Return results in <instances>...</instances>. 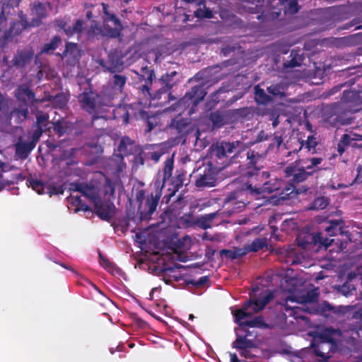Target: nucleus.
<instances>
[{"mask_svg": "<svg viewBox=\"0 0 362 362\" xmlns=\"http://www.w3.org/2000/svg\"><path fill=\"white\" fill-rule=\"evenodd\" d=\"M93 203L95 214L103 221H110L114 216L115 206L112 204L104 202L102 200L91 202Z\"/></svg>", "mask_w": 362, "mask_h": 362, "instance_id": "5701e85b", "label": "nucleus"}, {"mask_svg": "<svg viewBox=\"0 0 362 362\" xmlns=\"http://www.w3.org/2000/svg\"><path fill=\"white\" fill-rule=\"evenodd\" d=\"M338 349V344L313 343V350L317 361L327 362Z\"/></svg>", "mask_w": 362, "mask_h": 362, "instance_id": "dca6fc26", "label": "nucleus"}, {"mask_svg": "<svg viewBox=\"0 0 362 362\" xmlns=\"http://www.w3.org/2000/svg\"><path fill=\"white\" fill-rule=\"evenodd\" d=\"M103 20L105 22H112L114 24L113 28L108 25H104L103 30H102L104 36L110 38H117L121 36L122 25L119 18L115 14L106 13V14H104Z\"/></svg>", "mask_w": 362, "mask_h": 362, "instance_id": "a211bd4d", "label": "nucleus"}, {"mask_svg": "<svg viewBox=\"0 0 362 362\" xmlns=\"http://www.w3.org/2000/svg\"><path fill=\"white\" fill-rule=\"evenodd\" d=\"M218 211L204 214L197 218L196 224H197L198 227L202 229L206 230L207 228H210L211 227V223H213V220L218 217Z\"/></svg>", "mask_w": 362, "mask_h": 362, "instance_id": "a19ab883", "label": "nucleus"}, {"mask_svg": "<svg viewBox=\"0 0 362 362\" xmlns=\"http://www.w3.org/2000/svg\"><path fill=\"white\" fill-rule=\"evenodd\" d=\"M284 172H285L286 177H292L289 183H293L294 185L303 182L310 177L313 175V173L305 172L304 168H297L295 163H291V165L286 167Z\"/></svg>", "mask_w": 362, "mask_h": 362, "instance_id": "412c9836", "label": "nucleus"}, {"mask_svg": "<svg viewBox=\"0 0 362 362\" xmlns=\"http://www.w3.org/2000/svg\"><path fill=\"white\" fill-rule=\"evenodd\" d=\"M238 48V47L236 45H226L223 47L222 49H221V55H222L223 57H226L229 56V54L235 52Z\"/></svg>", "mask_w": 362, "mask_h": 362, "instance_id": "338daca9", "label": "nucleus"}, {"mask_svg": "<svg viewBox=\"0 0 362 362\" xmlns=\"http://www.w3.org/2000/svg\"><path fill=\"white\" fill-rule=\"evenodd\" d=\"M274 298V294L272 291L267 290L259 295L257 298H250L248 300L244 302L243 305L240 309L233 310L235 322L242 329L245 327H264L265 322L261 316H256L251 320H245L247 317L252 316L254 313H257L270 303Z\"/></svg>", "mask_w": 362, "mask_h": 362, "instance_id": "f03ea898", "label": "nucleus"}, {"mask_svg": "<svg viewBox=\"0 0 362 362\" xmlns=\"http://www.w3.org/2000/svg\"><path fill=\"white\" fill-rule=\"evenodd\" d=\"M317 293L311 290L310 291H307L306 294L303 296V301L305 303H314L317 300Z\"/></svg>", "mask_w": 362, "mask_h": 362, "instance_id": "0e129e2a", "label": "nucleus"}, {"mask_svg": "<svg viewBox=\"0 0 362 362\" xmlns=\"http://www.w3.org/2000/svg\"><path fill=\"white\" fill-rule=\"evenodd\" d=\"M181 2L185 3V9L192 13L193 11L201 6H204V0H181Z\"/></svg>", "mask_w": 362, "mask_h": 362, "instance_id": "5fc2aeb1", "label": "nucleus"}, {"mask_svg": "<svg viewBox=\"0 0 362 362\" xmlns=\"http://www.w3.org/2000/svg\"><path fill=\"white\" fill-rule=\"evenodd\" d=\"M265 114L270 117V120H272V125H273V127H276L279 124V121L278 120L279 112H278L277 109H267V112H265Z\"/></svg>", "mask_w": 362, "mask_h": 362, "instance_id": "052dcab7", "label": "nucleus"}, {"mask_svg": "<svg viewBox=\"0 0 362 362\" xmlns=\"http://www.w3.org/2000/svg\"><path fill=\"white\" fill-rule=\"evenodd\" d=\"M41 136V131L37 130L36 132H28L26 140L20 137L18 142L15 144L16 156L21 160L26 159L30 152L35 148Z\"/></svg>", "mask_w": 362, "mask_h": 362, "instance_id": "9d476101", "label": "nucleus"}, {"mask_svg": "<svg viewBox=\"0 0 362 362\" xmlns=\"http://www.w3.org/2000/svg\"><path fill=\"white\" fill-rule=\"evenodd\" d=\"M321 313H322L324 317H329L332 314L337 313V310L334 306L327 302H324L322 305H321Z\"/></svg>", "mask_w": 362, "mask_h": 362, "instance_id": "e2e57ef3", "label": "nucleus"}, {"mask_svg": "<svg viewBox=\"0 0 362 362\" xmlns=\"http://www.w3.org/2000/svg\"><path fill=\"white\" fill-rule=\"evenodd\" d=\"M28 104L22 105L16 107L9 112V125L11 121L15 119L16 124H21L28 117Z\"/></svg>", "mask_w": 362, "mask_h": 362, "instance_id": "2f4dec72", "label": "nucleus"}, {"mask_svg": "<svg viewBox=\"0 0 362 362\" xmlns=\"http://www.w3.org/2000/svg\"><path fill=\"white\" fill-rule=\"evenodd\" d=\"M136 154L133 158V163L136 166L144 165L148 160H152L154 163L159 161L160 157L166 153V148L161 144H145L139 146L135 148Z\"/></svg>", "mask_w": 362, "mask_h": 362, "instance_id": "0eeeda50", "label": "nucleus"}, {"mask_svg": "<svg viewBox=\"0 0 362 362\" xmlns=\"http://www.w3.org/2000/svg\"><path fill=\"white\" fill-rule=\"evenodd\" d=\"M288 146L290 145L297 146L298 148H293L292 152L293 153H298L303 148L307 150V151L315 154L316 153L315 148L317 146V141L314 136L310 135L305 140L299 138H291L290 141H287Z\"/></svg>", "mask_w": 362, "mask_h": 362, "instance_id": "aec40b11", "label": "nucleus"}, {"mask_svg": "<svg viewBox=\"0 0 362 362\" xmlns=\"http://www.w3.org/2000/svg\"><path fill=\"white\" fill-rule=\"evenodd\" d=\"M47 115L44 114L42 112H39L38 115L36 116V127H35V129L33 131V132L40 131L41 134H43L44 131L46 129V126L47 125Z\"/></svg>", "mask_w": 362, "mask_h": 362, "instance_id": "de8ad7c7", "label": "nucleus"}, {"mask_svg": "<svg viewBox=\"0 0 362 362\" xmlns=\"http://www.w3.org/2000/svg\"><path fill=\"white\" fill-rule=\"evenodd\" d=\"M177 75L176 71L167 73L158 80L155 79L154 71L147 66L141 69L139 79H143L145 84L139 86V90L145 95H148L150 103L155 107H163L175 97L171 95L170 90L177 84L175 77Z\"/></svg>", "mask_w": 362, "mask_h": 362, "instance_id": "f257e3e1", "label": "nucleus"}, {"mask_svg": "<svg viewBox=\"0 0 362 362\" xmlns=\"http://www.w3.org/2000/svg\"><path fill=\"white\" fill-rule=\"evenodd\" d=\"M62 30L65 31V33L68 37H71L74 35V34H79L81 32V30H83V21L78 20L71 26L62 28Z\"/></svg>", "mask_w": 362, "mask_h": 362, "instance_id": "864d4df0", "label": "nucleus"}, {"mask_svg": "<svg viewBox=\"0 0 362 362\" xmlns=\"http://www.w3.org/2000/svg\"><path fill=\"white\" fill-rule=\"evenodd\" d=\"M59 55H61L62 59L69 57L74 63L78 62L79 57H81L77 44L74 42L66 43L65 50Z\"/></svg>", "mask_w": 362, "mask_h": 362, "instance_id": "c9c22d12", "label": "nucleus"}, {"mask_svg": "<svg viewBox=\"0 0 362 362\" xmlns=\"http://www.w3.org/2000/svg\"><path fill=\"white\" fill-rule=\"evenodd\" d=\"M10 104V98L0 92V128L9 127Z\"/></svg>", "mask_w": 362, "mask_h": 362, "instance_id": "bb28decb", "label": "nucleus"}, {"mask_svg": "<svg viewBox=\"0 0 362 362\" xmlns=\"http://www.w3.org/2000/svg\"><path fill=\"white\" fill-rule=\"evenodd\" d=\"M244 247L248 249V250L252 251V252H257L259 250L267 247V241L265 238H257L254 240L252 243L245 245Z\"/></svg>", "mask_w": 362, "mask_h": 362, "instance_id": "a18cd8bd", "label": "nucleus"}, {"mask_svg": "<svg viewBox=\"0 0 362 362\" xmlns=\"http://www.w3.org/2000/svg\"><path fill=\"white\" fill-rule=\"evenodd\" d=\"M329 204V200L325 197H317L313 199L310 205H309V210H323Z\"/></svg>", "mask_w": 362, "mask_h": 362, "instance_id": "49530a36", "label": "nucleus"}, {"mask_svg": "<svg viewBox=\"0 0 362 362\" xmlns=\"http://www.w3.org/2000/svg\"><path fill=\"white\" fill-rule=\"evenodd\" d=\"M33 15L35 16V17L33 18L32 21V25L33 26H39L41 25L42 20L46 18V8L43 6V4L40 3H37L35 4L34 8H33Z\"/></svg>", "mask_w": 362, "mask_h": 362, "instance_id": "58836bf2", "label": "nucleus"}, {"mask_svg": "<svg viewBox=\"0 0 362 362\" xmlns=\"http://www.w3.org/2000/svg\"><path fill=\"white\" fill-rule=\"evenodd\" d=\"M216 183V175L210 168H205L204 172L199 174L195 180V186L198 189L214 187Z\"/></svg>", "mask_w": 362, "mask_h": 362, "instance_id": "b1692460", "label": "nucleus"}, {"mask_svg": "<svg viewBox=\"0 0 362 362\" xmlns=\"http://www.w3.org/2000/svg\"><path fill=\"white\" fill-rule=\"evenodd\" d=\"M139 117L147 122V129H146V132H150L152 131L155 127V117L149 116L148 112L144 110L139 111Z\"/></svg>", "mask_w": 362, "mask_h": 362, "instance_id": "6e6d98bb", "label": "nucleus"}, {"mask_svg": "<svg viewBox=\"0 0 362 362\" xmlns=\"http://www.w3.org/2000/svg\"><path fill=\"white\" fill-rule=\"evenodd\" d=\"M286 183L279 179H270L262 184H255L250 182L247 185V189L245 190L252 196H261L264 194H272L274 192H279Z\"/></svg>", "mask_w": 362, "mask_h": 362, "instance_id": "f8f14e48", "label": "nucleus"}, {"mask_svg": "<svg viewBox=\"0 0 362 362\" xmlns=\"http://www.w3.org/2000/svg\"><path fill=\"white\" fill-rule=\"evenodd\" d=\"M254 144L255 142L243 143L240 141H220L211 146V153H212V156L216 158V160H227L230 154L235 153L230 157L228 161H226V163L223 164V167H226L231 163H236L238 157H239L243 151L250 148Z\"/></svg>", "mask_w": 362, "mask_h": 362, "instance_id": "20e7f679", "label": "nucleus"}, {"mask_svg": "<svg viewBox=\"0 0 362 362\" xmlns=\"http://www.w3.org/2000/svg\"><path fill=\"white\" fill-rule=\"evenodd\" d=\"M77 152V149L75 148H69L67 150L62 151L59 160L62 162H64L66 165H72L76 164L74 155Z\"/></svg>", "mask_w": 362, "mask_h": 362, "instance_id": "37998d69", "label": "nucleus"}, {"mask_svg": "<svg viewBox=\"0 0 362 362\" xmlns=\"http://www.w3.org/2000/svg\"><path fill=\"white\" fill-rule=\"evenodd\" d=\"M47 189V193L49 194V197L63 194V188L62 186L49 185Z\"/></svg>", "mask_w": 362, "mask_h": 362, "instance_id": "774afa93", "label": "nucleus"}, {"mask_svg": "<svg viewBox=\"0 0 362 362\" xmlns=\"http://www.w3.org/2000/svg\"><path fill=\"white\" fill-rule=\"evenodd\" d=\"M173 170V156L166 159L164 162V168H163V184L170 180Z\"/></svg>", "mask_w": 362, "mask_h": 362, "instance_id": "09e8293b", "label": "nucleus"}, {"mask_svg": "<svg viewBox=\"0 0 362 362\" xmlns=\"http://www.w3.org/2000/svg\"><path fill=\"white\" fill-rule=\"evenodd\" d=\"M184 173L181 170H177L175 177H170V183L173 187L170 188V194H168V199L174 196L175 194L183 186Z\"/></svg>", "mask_w": 362, "mask_h": 362, "instance_id": "79ce46f5", "label": "nucleus"}, {"mask_svg": "<svg viewBox=\"0 0 362 362\" xmlns=\"http://www.w3.org/2000/svg\"><path fill=\"white\" fill-rule=\"evenodd\" d=\"M122 92L112 90L111 88H102V90L98 93V100L99 103L106 107H112L114 106V100Z\"/></svg>", "mask_w": 362, "mask_h": 362, "instance_id": "c756f323", "label": "nucleus"}, {"mask_svg": "<svg viewBox=\"0 0 362 362\" xmlns=\"http://www.w3.org/2000/svg\"><path fill=\"white\" fill-rule=\"evenodd\" d=\"M240 3V9L242 11L257 14L261 11V1L259 0H237Z\"/></svg>", "mask_w": 362, "mask_h": 362, "instance_id": "473e14b6", "label": "nucleus"}, {"mask_svg": "<svg viewBox=\"0 0 362 362\" xmlns=\"http://www.w3.org/2000/svg\"><path fill=\"white\" fill-rule=\"evenodd\" d=\"M39 26L31 25V22H28L26 16L20 13V21L13 22L10 25L8 30H6L4 33L0 37V50L6 47L16 36L20 35L22 31L29 28Z\"/></svg>", "mask_w": 362, "mask_h": 362, "instance_id": "1a4fd4ad", "label": "nucleus"}, {"mask_svg": "<svg viewBox=\"0 0 362 362\" xmlns=\"http://www.w3.org/2000/svg\"><path fill=\"white\" fill-rule=\"evenodd\" d=\"M267 92L269 95L277 99H281L284 97V86L280 84L272 85L267 88Z\"/></svg>", "mask_w": 362, "mask_h": 362, "instance_id": "603ef678", "label": "nucleus"}, {"mask_svg": "<svg viewBox=\"0 0 362 362\" xmlns=\"http://www.w3.org/2000/svg\"><path fill=\"white\" fill-rule=\"evenodd\" d=\"M60 42H62L60 37L58 35L54 36L52 37L49 42L45 43V45H43L42 51L41 52H42V53L47 54L52 53V52H54V50L57 48L58 44L60 43Z\"/></svg>", "mask_w": 362, "mask_h": 362, "instance_id": "3c124183", "label": "nucleus"}, {"mask_svg": "<svg viewBox=\"0 0 362 362\" xmlns=\"http://www.w3.org/2000/svg\"><path fill=\"white\" fill-rule=\"evenodd\" d=\"M103 192L105 196L113 197L115 194V184L110 179L106 178L103 185Z\"/></svg>", "mask_w": 362, "mask_h": 362, "instance_id": "680f3d73", "label": "nucleus"}, {"mask_svg": "<svg viewBox=\"0 0 362 362\" xmlns=\"http://www.w3.org/2000/svg\"><path fill=\"white\" fill-rule=\"evenodd\" d=\"M13 96L17 99L20 105H32L37 103L35 98V93L29 88L26 84L19 85L13 91Z\"/></svg>", "mask_w": 362, "mask_h": 362, "instance_id": "4be33fe9", "label": "nucleus"}, {"mask_svg": "<svg viewBox=\"0 0 362 362\" xmlns=\"http://www.w3.org/2000/svg\"><path fill=\"white\" fill-rule=\"evenodd\" d=\"M228 115L220 111L211 112L209 115V120L212 124L213 129H220L228 123Z\"/></svg>", "mask_w": 362, "mask_h": 362, "instance_id": "72a5a7b5", "label": "nucleus"}, {"mask_svg": "<svg viewBox=\"0 0 362 362\" xmlns=\"http://www.w3.org/2000/svg\"><path fill=\"white\" fill-rule=\"evenodd\" d=\"M26 185L31 187L38 194H42L45 188V183L41 180L33 177L32 175L26 180Z\"/></svg>", "mask_w": 362, "mask_h": 362, "instance_id": "c03bdc74", "label": "nucleus"}, {"mask_svg": "<svg viewBox=\"0 0 362 362\" xmlns=\"http://www.w3.org/2000/svg\"><path fill=\"white\" fill-rule=\"evenodd\" d=\"M279 191L281 192H279V196L283 200L293 199L299 193L298 189L296 188L295 184L289 182L284 185Z\"/></svg>", "mask_w": 362, "mask_h": 362, "instance_id": "ea45409f", "label": "nucleus"}, {"mask_svg": "<svg viewBox=\"0 0 362 362\" xmlns=\"http://www.w3.org/2000/svg\"><path fill=\"white\" fill-rule=\"evenodd\" d=\"M342 337L346 343L354 346L358 340L362 341V324L358 325H350L344 332L332 327H327L317 335V341L315 343H327L338 344L337 337Z\"/></svg>", "mask_w": 362, "mask_h": 362, "instance_id": "7ed1b4c3", "label": "nucleus"}, {"mask_svg": "<svg viewBox=\"0 0 362 362\" xmlns=\"http://www.w3.org/2000/svg\"><path fill=\"white\" fill-rule=\"evenodd\" d=\"M33 59V50L32 48H23L18 49L13 59H11V65L16 69L22 70L29 64Z\"/></svg>", "mask_w": 362, "mask_h": 362, "instance_id": "6ab92c4d", "label": "nucleus"}, {"mask_svg": "<svg viewBox=\"0 0 362 362\" xmlns=\"http://www.w3.org/2000/svg\"><path fill=\"white\" fill-rule=\"evenodd\" d=\"M0 169V190L12 184L18 183V179L13 175V173L10 172V167L8 165L1 162Z\"/></svg>", "mask_w": 362, "mask_h": 362, "instance_id": "c85d7f7f", "label": "nucleus"}, {"mask_svg": "<svg viewBox=\"0 0 362 362\" xmlns=\"http://www.w3.org/2000/svg\"><path fill=\"white\" fill-rule=\"evenodd\" d=\"M205 95L206 93L202 86H194L180 100L173 104L170 110L180 113L187 110V115H192L196 111L198 104L204 99Z\"/></svg>", "mask_w": 362, "mask_h": 362, "instance_id": "423d86ee", "label": "nucleus"}, {"mask_svg": "<svg viewBox=\"0 0 362 362\" xmlns=\"http://www.w3.org/2000/svg\"><path fill=\"white\" fill-rule=\"evenodd\" d=\"M53 129L59 136H62L68 131V124H66V122L58 120L57 122L54 123Z\"/></svg>", "mask_w": 362, "mask_h": 362, "instance_id": "bf43d9fd", "label": "nucleus"}, {"mask_svg": "<svg viewBox=\"0 0 362 362\" xmlns=\"http://www.w3.org/2000/svg\"><path fill=\"white\" fill-rule=\"evenodd\" d=\"M250 332H246L244 335L237 334L235 341L233 342V349L239 351L240 356L247 359L255 357L253 351L257 349V344L255 339H248Z\"/></svg>", "mask_w": 362, "mask_h": 362, "instance_id": "9b49d317", "label": "nucleus"}, {"mask_svg": "<svg viewBox=\"0 0 362 362\" xmlns=\"http://www.w3.org/2000/svg\"><path fill=\"white\" fill-rule=\"evenodd\" d=\"M267 155L264 148L255 146L246 150V170L259 171L263 168L264 161Z\"/></svg>", "mask_w": 362, "mask_h": 362, "instance_id": "ddd939ff", "label": "nucleus"}, {"mask_svg": "<svg viewBox=\"0 0 362 362\" xmlns=\"http://www.w3.org/2000/svg\"><path fill=\"white\" fill-rule=\"evenodd\" d=\"M219 255L222 257V258H225L226 259L234 260L237 258H240L238 255L233 252L231 250L223 249L219 251Z\"/></svg>", "mask_w": 362, "mask_h": 362, "instance_id": "69168bd1", "label": "nucleus"}, {"mask_svg": "<svg viewBox=\"0 0 362 362\" xmlns=\"http://www.w3.org/2000/svg\"><path fill=\"white\" fill-rule=\"evenodd\" d=\"M99 65L111 74L120 72L123 69L122 55L117 50L110 51L107 55V59L99 61Z\"/></svg>", "mask_w": 362, "mask_h": 362, "instance_id": "4468645a", "label": "nucleus"}, {"mask_svg": "<svg viewBox=\"0 0 362 362\" xmlns=\"http://www.w3.org/2000/svg\"><path fill=\"white\" fill-rule=\"evenodd\" d=\"M193 15L198 18H211L213 17V13H211V10L206 8L204 9L202 8H196V10L193 11Z\"/></svg>", "mask_w": 362, "mask_h": 362, "instance_id": "13d9d810", "label": "nucleus"}, {"mask_svg": "<svg viewBox=\"0 0 362 362\" xmlns=\"http://www.w3.org/2000/svg\"><path fill=\"white\" fill-rule=\"evenodd\" d=\"M185 284H187V285H191V286H194L195 288H199V287L206 285V284L209 282V276H202L197 281L194 280L192 279H187L185 280Z\"/></svg>", "mask_w": 362, "mask_h": 362, "instance_id": "4d7b16f0", "label": "nucleus"}, {"mask_svg": "<svg viewBox=\"0 0 362 362\" xmlns=\"http://www.w3.org/2000/svg\"><path fill=\"white\" fill-rule=\"evenodd\" d=\"M127 78L124 75L115 74L110 83L102 89H112L118 92H123V88L127 83Z\"/></svg>", "mask_w": 362, "mask_h": 362, "instance_id": "4c0bfd02", "label": "nucleus"}, {"mask_svg": "<svg viewBox=\"0 0 362 362\" xmlns=\"http://www.w3.org/2000/svg\"><path fill=\"white\" fill-rule=\"evenodd\" d=\"M71 189L74 192H81L83 197L88 198L90 202L100 200L95 188L92 185H88L83 182H72Z\"/></svg>", "mask_w": 362, "mask_h": 362, "instance_id": "393cba45", "label": "nucleus"}, {"mask_svg": "<svg viewBox=\"0 0 362 362\" xmlns=\"http://www.w3.org/2000/svg\"><path fill=\"white\" fill-rule=\"evenodd\" d=\"M170 127L175 129L180 136H187L190 131V123L188 119H173Z\"/></svg>", "mask_w": 362, "mask_h": 362, "instance_id": "f704fd0d", "label": "nucleus"}, {"mask_svg": "<svg viewBox=\"0 0 362 362\" xmlns=\"http://www.w3.org/2000/svg\"><path fill=\"white\" fill-rule=\"evenodd\" d=\"M332 242H334L333 239L324 235L322 232H317L308 234L306 236V240L298 243V245L304 249H306L309 245L317 246L319 248L325 247L327 249L329 246L332 245Z\"/></svg>", "mask_w": 362, "mask_h": 362, "instance_id": "f3484780", "label": "nucleus"}, {"mask_svg": "<svg viewBox=\"0 0 362 362\" xmlns=\"http://www.w3.org/2000/svg\"><path fill=\"white\" fill-rule=\"evenodd\" d=\"M180 268H183V266L180 264H174L173 266L167 267L164 266L162 269L163 274L164 276H168L170 278H173L174 279L179 281L181 279V276L180 274H176L177 270Z\"/></svg>", "mask_w": 362, "mask_h": 362, "instance_id": "8fccbe9b", "label": "nucleus"}, {"mask_svg": "<svg viewBox=\"0 0 362 362\" xmlns=\"http://www.w3.org/2000/svg\"><path fill=\"white\" fill-rule=\"evenodd\" d=\"M269 173L267 171L262 170H246L244 174V177L247 178L245 184H244V190H247V186L252 182V186L255 184L262 185L263 182L268 181Z\"/></svg>", "mask_w": 362, "mask_h": 362, "instance_id": "cd10ccee", "label": "nucleus"}, {"mask_svg": "<svg viewBox=\"0 0 362 362\" xmlns=\"http://www.w3.org/2000/svg\"><path fill=\"white\" fill-rule=\"evenodd\" d=\"M162 196V187L156 185L154 192L150 193L144 198V190L141 189L137 192L136 199L139 202L137 214L139 221H148L152 218V214L158 206V202Z\"/></svg>", "mask_w": 362, "mask_h": 362, "instance_id": "39448f33", "label": "nucleus"}, {"mask_svg": "<svg viewBox=\"0 0 362 362\" xmlns=\"http://www.w3.org/2000/svg\"><path fill=\"white\" fill-rule=\"evenodd\" d=\"M322 230L327 236H337L338 235H345L349 240H351V234L344 230V221L341 219H331L322 223Z\"/></svg>", "mask_w": 362, "mask_h": 362, "instance_id": "2eb2a0df", "label": "nucleus"}, {"mask_svg": "<svg viewBox=\"0 0 362 362\" xmlns=\"http://www.w3.org/2000/svg\"><path fill=\"white\" fill-rule=\"evenodd\" d=\"M255 101H256L257 104L267 105L272 103L276 98L273 97L271 95L267 94L265 90L263 88H260L259 86H255Z\"/></svg>", "mask_w": 362, "mask_h": 362, "instance_id": "e433bc0d", "label": "nucleus"}, {"mask_svg": "<svg viewBox=\"0 0 362 362\" xmlns=\"http://www.w3.org/2000/svg\"><path fill=\"white\" fill-rule=\"evenodd\" d=\"M21 0H6L0 1V32L6 26L7 15L11 14V11L18 7Z\"/></svg>", "mask_w": 362, "mask_h": 362, "instance_id": "a878e982", "label": "nucleus"}, {"mask_svg": "<svg viewBox=\"0 0 362 362\" xmlns=\"http://www.w3.org/2000/svg\"><path fill=\"white\" fill-rule=\"evenodd\" d=\"M78 103L83 110L93 115V119H98V114L103 107H106L104 105L100 103L98 100V93L91 88H87L78 95Z\"/></svg>", "mask_w": 362, "mask_h": 362, "instance_id": "6e6552de", "label": "nucleus"}, {"mask_svg": "<svg viewBox=\"0 0 362 362\" xmlns=\"http://www.w3.org/2000/svg\"><path fill=\"white\" fill-rule=\"evenodd\" d=\"M341 100L344 103L348 104L350 106L362 105V88L344 90V93H342Z\"/></svg>", "mask_w": 362, "mask_h": 362, "instance_id": "7c9ffc66", "label": "nucleus"}]
</instances>
